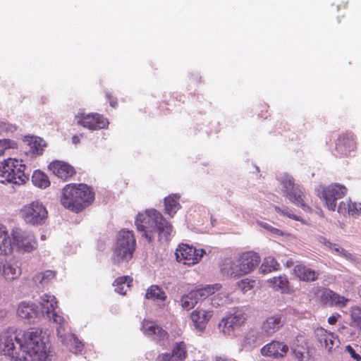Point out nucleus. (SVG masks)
Returning <instances> with one entry per match:
<instances>
[{
  "instance_id": "f257e3e1",
  "label": "nucleus",
  "mask_w": 361,
  "mask_h": 361,
  "mask_svg": "<svg viewBox=\"0 0 361 361\" xmlns=\"http://www.w3.org/2000/svg\"><path fill=\"white\" fill-rule=\"evenodd\" d=\"M135 225L137 231L142 232V236L149 243L153 240L157 233L159 239L168 240L173 231L172 225L154 209L139 213L135 219Z\"/></svg>"
},
{
  "instance_id": "f03ea898",
  "label": "nucleus",
  "mask_w": 361,
  "mask_h": 361,
  "mask_svg": "<svg viewBox=\"0 0 361 361\" xmlns=\"http://www.w3.org/2000/svg\"><path fill=\"white\" fill-rule=\"evenodd\" d=\"M18 345L23 361L48 360L47 347L41 330L30 329L25 331L20 340H18Z\"/></svg>"
},
{
  "instance_id": "7ed1b4c3",
  "label": "nucleus",
  "mask_w": 361,
  "mask_h": 361,
  "mask_svg": "<svg viewBox=\"0 0 361 361\" xmlns=\"http://www.w3.org/2000/svg\"><path fill=\"white\" fill-rule=\"evenodd\" d=\"M94 197L86 184H68L63 188L60 201L65 208L78 213L90 204Z\"/></svg>"
},
{
  "instance_id": "20e7f679",
  "label": "nucleus",
  "mask_w": 361,
  "mask_h": 361,
  "mask_svg": "<svg viewBox=\"0 0 361 361\" xmlns=\"http://www.w3.org/2000/svg\"><path fill=\"white\" fill-rule=\"evenodd\" d=\"M259 262V255L255 252L248 251L240 255L237 264L231 260L226 262L224 264L222 271L231 277H239L250 273Z\"/></svg>"
},
{
  "instance_id": "39448f33",
  "label": "nucleus",
  "mask_w": 361,
  "mask_h": 361,
  "mask_svg": "<svg viewBox=\"0 0 361 361\" xmlns=\"http://www.w3.org/2000/svg\"><path fill=\"white\" fill-rule=\"evenodd\" d=\"M22 160L8 158L0 164V182L23 184L29 179Z\"/></svg>"
},
{
  "instance_id": "423d86ee",
  "label": "nucleus",
  "mask_w": 361,
  "mask_h": 361,
  "mask_svg": "<svg viewBox=\"0 0 361 361\" xmlns=\"http://www.w3.org/2000/svg\"><path fill=\"white\" fill-rule=\"evenodd\" d=\"M136 240L133 231L123 229L117 237L113 255L114 264H120L130 261L135 250Z\"/></svg>"
},
{
  "instance_id": "0eeeda50",
  "label": "nucleus",
  "mask_w": 361,
  "mask_h": 361,
  "mask_svg": "<svg viewBox=\"0 0 361 361\" xmlns=\"http://www.w3.org/2000/svg\"><path fill=\"white\" fill-rule=\"evenodd\" d=\"M23 220L32 225H41L47 219L48 212L44 204L39 201H33L25 205L20 211Z\"/></svg>"
},
{
  "instance_id": "6e6552de",
  "label": "nucleus",
  "mask_w": 361,
  "mask_h": 361,
  "mask_svg": "<svg viewBox=\"0 0 361 361\" xmlns=\"http://www.w3.org/2000/svg\"><path fill=\"white\" fill-rule=\"evenodd\" d=\"M20 337L14 331H6L0 336V353L11 357L16 360H22V355L20 348H17L15 341L18 344Z\"/></svg>"
},
{
  "instance_id": "1a4fd4ad",
  "label": "nucleus",
  "mask_w": 361,
  "mask_h": 361,
  "mask_svg": "<svg viewBox=\"0 0 361 361\" xmlns=\"http://www.w3.org/2000/svg\"><path fill=\"white\" fill-rule=\"evenodd\" d=\"M246 320V313L241 310H237L233 314L223 318L219 322V326L224 334L230 336L243 325Z\"/></svg>"
},
{
  "instance_id": "9d476101",
  "label": "nucleus",
  "mask_w": 361,
  "mask_h": 361,
  "mask_svg": "<svg viewBox=\"0 0 361 361\" xmlns=\"http://www.w3.org/2000/svg\"><path fill=\"white\" fill-rule=\"evenodd\" d=\"M347 188L339 184H331L324 187L320 192V197L324 201L326 207L334 211L336 202L345 195Z\"/></svg>"
},
{
  "instance_id": "9b49d317",
  "label": "nucleus",
  "mask_w": 361,
  "mask_h": 361,
  "mask_svg": "<svg viewBox=\"0 0 361 361\" xmlns=\"http://www.w3.org/2000/svg\"><path fill=\"white\" fill-rule=\"evenodd\" d=\"M75 121L78 125L92 130L104 128L109 124L106 118L97 113H78L75 116Z\"/></svg>"
},
{
  "instance_id": "f8f14e48",
  "label": "nucleus",
  "mask_w": 361,
  "mask_h": 361,
  "mask_svg": "<svg viewBox=\"0 0 361 361\" xmlns=\"http://www.w3.org/2000/svg\"><path fill=\"white\" fill-rule=\"evenodd\" d=\"M205 253L204 250H196L192 246L181 244L176 252L177 261L184 264L194 265L199 262Z\"/></svg>"
},
{
  "instance_id": "ddd939ff",
  "label": "nucleus",
  "mask_w": 361,
  "mask_h": 361,
  "mask_svg": "<svg viewBox=\"0 0 361 361\" xmlns=\"http://www.w3.org/2000/svg\"><path fill=\"white\" fill-rule=\"evenodd\" d=\"M12 235L13 240V242H12L13 245H15L20 252H30L37 247V243L32 234L17 231H14Z\"/></svg>"
},
{
  "instance_id": "4468645a",
  "label": "nucleus",
  "mask_w": 361,
  "mask_h": 361,
  "mask_svg": "<svg viewBox=\"0 0 361 361\" xmlns=\"http://www.w3.org/2000/svg\"><path fill=\"white\" fill-rule=\"evenodd\" d=\"M141 330L145 336L151 338L157 343L166 340L169 338L168 332L152 320L144 319Z\"/></svg>"
},
{
  "instance_id": "2eb2a0df",
  "label": "nucleus",
  "mask_w": 361,
  "mask_h": 361,
  "mask_svg": "<svg viewBox=\"0 0 361 361\" xmlns=\"http://www.w3.org/2000/svg\"><path fill=\"white\" fill-rule=\"evenodd\" d=\"M48 168L53 174L64 181L69 180L76 173L75 168L69 163L63 161H52L49 164Z\"/></svg>"
},
{
  "instance_id": "dca6fc26",
  "label": "nucleus",
  "mask_w": 361,
  "mask_h": 361,
  "mask_svg": "<svg viewBox=\"0 0 361 361\" xmlns=\"http://www.w3.org/2000/svg\"><path fill=\"white\" fill-rule=\"evenodd\" d=\"M314 334L321 346L329 351L338 346L340 343L338 336L334 333L322 327L317 328Z\"/></svg>"
},
{
  "instance_id": "f3484780",
  "label": "nucleus",
  "mask_w": 361,
  "mask_h": 361,
  "mask_svg": "<svg viewBox=\"0 0 361 361\" xmlns=\"http://www.w3.org/2000/svg\"><path fill=\"white\" fill-rule=\"evenodd\" d=\"M355 147V142L350 133L340 135L336 142V151L340 157L348 156Z\"/></svg>"
},
{
  "instance_id": "a211bd4d",
  "label": "nucleus",
  "mask_w": 361,
  "mask_h": 361,
  "mask_svg": "<svg viewBox=\"0 0 361 361\" xmlns=\"http://www.w3.org/2000/svg\"><path fill=\"white\" fill-rule=\"evenodd\" d=\"M187 346L183 341L176 343L171 353H161L157 357V361H185L187 357Z\"/></svg>"
},
{
  "instance_id": "6ab92c4d",
  "label": "nucleus",
  "mask_w": 361,
  "mask_h": 361,
  "mask_svg": "<svg viewBox=\"0 0 361 361\" xmlns=\"http://www.w3.org/2000/svg\"><path fill=\"white\" fill-rule=\"evenodd\" d=\"M293 273L300 281L314 282L319 279V272L312 269L304 264L299 263L294 266Z\"/></svg>"
},
{
  "instance_id": "aec40b11",
  "label": "nucleus",
  "mask_w": 361,
  "mask_h": 361,
  "mask_svg": "<svg viewBox=\"0 0 361 361\" xmlns=\"http://www.w3.org/2000/svg\"><path fill=\"white\" fill-rule=\"evenodd\" d=\"M288 351V346L286 344L283 342L274 341L261 349V354L263 356L278 358L286 355Z\"/></svg>"
},
{
  "instance_id": "412c9836",
  "label": "nucleus",
  "mask_w": 361,
  "mask_h": 361,
  "mask_svg": "<svg viewBox=\"0 0 361 361\" xmlns=\"http://www.w3.org/2000/svg\"><path fill=\"white\" fill-rule=\"evenodd\" d=\"M212 316V311L196 309L190 314V319L195 329L202 331Z\"/></svg>"
},
{
  "instance_id": "4be33fe9",
  "label": "nucleus",
  "mask_w": 361,
  "mask_h": 361,
  "mask_svg": "<svg viewBox=\"0 0 361 361\" xmlns=\"http://www.w3.org/2000/svg\"><path fill=\"white\" fill-rule=\"evenodd\" d=\"M38 314L37 307L32 302H22L19 304L17 310L18 316L28 322L37 318Z\"/></svg>"
},
{
  "instance_id": "5701e85b",
  "label": "nucleus",
  "mask_w": 361,
  "mask_h": 361,
  "mask_svg": "<svg viewBox=\"0 0 361 361\" xmlns=\"http://www.w3.org/2000/svg\"><path fill=\"white\" fill-rule=\"evenodd\" d=\"M267 283L274 290L281 293H290L292 291L290 282L286 274L272 277L267 280Z\"/></svg>"
},
{
  "instance_id": "b1692460",
  "label": "nucleus",
  "mask_w": 361,
  "mask_h": 361,
  "mask_svg": "<svg viewBox=\"0 0 361 361\" xmlns=\"http://www.w3.org/2000/svg\"><path fill=\"white\" fill-rule=\"evenodd\" d=\"M40 305L42 314L51 318V314L56 312L58 301L55 296L44 294L40 297Z\"/></svg>"
},
{
  "instance_id": "393cba45",
  "label": "nucleus",
  "mask_w": 361,
  "mask_h": 361,
  "mask_svg": "<svg viewBox=\"0 0 361 361\" xmlns=\"http://www.w3.org/2000/svg\"><path fill=\"white\" fill-rule=\"evenodd\" d=\"M286 196L289 200L298 207L302 208L304 211L310 212L311 208L306 204L305 202V195L302 190L297 187L293 188L290 192H287Z\"/></svg>"
},
{
  "instance_id": "a878e982",
  "label": "nucleus",
  "mask_w": 361,
  "mask_h": 361,
  "mask_svg": "<svg viewBox=\"0 0 361 361\" xmlns=\"http://www.w3.org/2000/svg\"><path fill=\"white\" fill-rule=\"evenodd\" d=\"M49 319L56 324V334L59 338L63 340L68 333V322L67 319L57 312L52 313Z\"/></svg>"
},
{
  "instance_id": "bb28decb",
  "label": "nucleus",
  "mask_w": 361,
  "mask_h": 361,
  "mask_svg": "<svg viewBox=\"0 0 361 361\" xmlns=\"http://www.w3.org/2000/svg\"><path fill=\"white\" fill-rule=\"evenodd\" d=\"M283 326L281 317L275 315L268 317L262 324V330L267 334L271 335Z\"/></svg>"
},
{
  "instance_id": "cd10ccee",
  "label": "nucleus",
  "mask_w": 361,
  "mask_h": 361,
  "mask_svg": "<svg viewBox=\"0 0 361 361\" xmlns=\"http://www.w3.org/2000/svg\"><path fill=\"white\" fill-rule=\"evenodd\" d=\"M57 272L54 270H46L36 274L32 277L34 283L42 287H44L51 283L56 276Z\"/></svg>"
},
{
  "instance_id": "c85d7f7f",
  "label": "nucleus",
  "mask_w": 361,
  "mask_h": 361,
  "mask_svg": "<svg viewBox=\"0 0 361 361\" xmlns=\"http://www.w3.org/2000/svg\"><path fill=\"white\" fill-rule=\"evenodd\" d=\"M21 274V268L16 262H7L4 264L2 275L6 280H14Z\"/></svg>"
},
{
  "instance_id": "c756f323",
  "label": "nucleus",
  "mask_w": 361,
  "mask_h": 361,
  "mask_svg": "<svg viewBox=\"0 0 361 361\" xmlns=\"http://www.w3.org/2000/svg\"><path fill=\"white\" fill-rule=\"evenodd\" d=\"M221 286L218 283L213 285H207L203 287L198 288L192 291L195 293L196 298H197L198 302L204 300L208 296L214 294L216 290H219Z\"/></svg>"
},
{
  "instance_id": "7c9ffc66",
  "label": "nucleus",
  "mask_w": 361,
  "mask_h": 361,
  "mask_svg": "<svg viewBox=\"0 0 361 361\" xmlns=\"http://www.w3.org/2000/svg\"><path fill=\"white\" fill-rule=\"evenodd\" d=\"M133 279L128 276L118 277L114 282L115 291L121 295H126L131 286Z\"/></svg>"
},
{
  "instance_id": "2f4dec72",
  "label": "nucleus",
  "mask_w": 361,
  "mask_h": 361,
  "mask_svg": "<svg viewBox=\"0 0 361 361\" xmlns=\"http://www.w3.org/2000/svg\"><path fill=\"white\" fill-rule=\"evenodd\" d=\"M178 198L179 197L176 196V195H169L165 197V213H166L171 216H173V215L180 207V204L178 203Z\"/></svg>"
},
{
  "instance_id": "473e14b6",
  "label": "nucleus",
  "mask_w": 361,
  "mask_h": 361,
  "mask_svg": "<svg viewBox=\"0 0 361 361\" xmlns=\"http://www.w3.org/2000/svg\"><path fill=\"white\" fill-rule=\"evenodd\" d=\"M280 264L273 257L269 256L264 259L259 267V271L262 274L271 273L279 270Z\"/></svg>"
},
{
  "instance_id": "72a5a7b5",
  "label": "nucleus",
  "mask_w": 361,
  "mask_h": 361,
  "mask_svg": "<svg viewBox=\"0 0 361 361\" xmlns=\"http://www.w3.org/2000/svg\"><path fill=\"white\" fill-rule=\"evenodd\" d=\"M33 184L40 188H47L50 185V180L48 176L41 171H34L32 176Z\"/></svg>"
},
{
  "instance_id": "f704fd0d",
  "label": "nucleus",
  "mask_w": 361,
  "mask_h": 361,
  "mask_svg": "<svg viewBox=\"0 0 361 361\" xmlns=\"http://www.w3.org/2000/svg\"><path fill=\"white\" fill-rule=\"evenodd\" d=\"M145 298L154 300H160L164 301L166 300V295L160 287L157 285H152L147 290Z\"/></svg>"
},
{
  "instance_id": "c9c22d12",
  "label": "nucleus",
  "mask_w": 361,
  "mask_h": 361,
  "mask_svg": "<svg viewBox=\"0 0 361 361\" xmlns=\"http://www.w3.org/2000/svg\"><path fill=\"white\" fill-rule=\"evenodd\" d=\"M2 235L4 238H0V255H7L13 251V243L8 230Z\"/></svg>"
},
{
  "instance_id": "e433bc0d",
  "label": "nucleus",
  "mask_w": 361,
  "mask_h": 361,
  "mask_svg": "<svg viewBox=\"0 0 361 361\" xmlns=\"http://www.w3.org/2000/svg\"><path fill=\"white\" fill-rule=\"evenodd\" d=\"M198 302L197 298L191 290L188 294L183 295L180 298L181 306L185 310H191Z\"/></svg>"
},
{
  "instance_id": "4c0bfd02",
  "label": "nucleus",
  "mask_w": 361,
  "mask_h": 361,
  "mask_svg": "<svg viewBox=\"0 0 361 361\" xmlns=\"http://www.w3.org/2000/svg\"><path fill=\"white\" fill-rule=\"evenodd\" d=\"M18 144L16 141L10 139L0 140V157L5 155L11 149H17Z\"/></svg>"
},
{
  "instance_id": "58836bf2",
  "label": "nucleus",
  "mask_w": 361,
  "mask_h": 361,
  "mask_svg": "<svg viewBox=\"0 0 361 361\" xmlns=\"http://www.w3.org/2000/svg\"><path fill=\"white\" fill-rule=\"evenodd\" d=\"M42 142V140L39 137H32L29 142L30 152L35 155L42 154L44 146Z\"/></svg>"
},
{
  "instance_id": "ea45409f",
  "label": "nucleus",
  "mask_w": 361,
  "mask_h": 361,
  "mask_svg": "<svg viewBox=\"0 0 361 361\" xmlns=\"http://www.w3.org/2000/svg\"><path fill=\"white\" fill-rule=\"evenodd\" d=\"M255 285V281L249 279H243L237 283L238 287L243 293L252 290Z\"/></svg>"
},
{
  "instance_id": "a19ab883",
  "label": "nucleus",
  "mask_w": 361,
  "mask_h": 361,
  "mask_svg": "<svg viewBox=\"0 0 361 361\" xmlns=\"http://www.w3.org/2000/svg\"><path fill=\"white\" fill-rule=\"evenodd\" d=\"M331 295H334V291L329 288H324L318 291V298L323 305H328L329 303Z\"/></svg>"
},
{
  "instance_id": "79ce46f5",
  "label": "nucleus",
  "mask_w": 361,
  "mask_h": 361,
  "mask_svg": "<svg viewBox=\"0 0 361 361\" xmlns=\"http://www.w3.org/2000/svg\"><path fill=\"white\" fill-rule=\"evenodd\" d=\"M324 244L326 246L329 247L331 249L334 250V251L336 253L344 257L345 258H346L348 259H352L353 255L350 253H349L348 252H347L345 249H343L342 247H336V245H333L329 241H324Z\"/></svg>"
},
{
  "instance_id": "37998d69",
  "label": "nucleus",
  "mask_w": 361,
  "mask_h": 361,
  "mask_svg": "<svg viewBox=\"0 0 361 361\" xmlns=\"http://www.w3.org/2000/svg\"><path fill=\"white\" fill-rule=\"evenodd\" d=\"M350 316L352 320L357 323L361 330V307L358 306L352 307L350 309Z\"/></svg>"
},
{
  "instance_id": "c03bdc74",
  "label": "nucleus",
  "mask_w": 361,
  "mask_h": 361,
  "mask_svg": "<svg viewBox=\"0 0 361 361\" xmlns=\"http://www.w3.org/2000/svg\"><path fill=\"white\" fill-rule=\"evenodd\" d=\"M345 353H347L353 361H361V355L350 345L345 347Z\"/></svg>"
},
{
  "instance_id": "a18cd8bd",
  "label": "nucleus",
  "mask_w": 361,
  "mask_h": 361,
  "mask_svg": "<svg viewBox=\"0 0 361 361\" xmlns=\"http://www.w3.org/2000/svg\"><path fill=\"white\" fill-rule=\"evenodd\" d=\"M334 306H338L340 307H344L347 305V303L349 301V299L340 295L339 294L334 292Z\"/></svg>"
},
{
  "instance_id": "49530a36",
  "label": "nucleus",
  "mask_w": 361,
  "mask_h": 361,
  "mask_svg": "<svg viewBox=\"0 0 361 361\" xmlns=\"http://www.w3.org/2000/svg\"><path fill=\"white\" fill-rule=\"evenodd\" d=\"M275 210L279 214H281V215L287 216L290 219H294V220L298 221H302V219L300 216H298V215L288 211L287 209L283 210V209H281L279 207L276 206Z\"/></svg>"
},
{
  "instance_id": "de8ad7c7",
  "label": "nucleus",
  "mask_w": 361,
  "mask_h": 361,
  "mask_svg": "<svg viewBox=\"0 0 361 361\" xmlns=\"http://www.w3.org/2000/svg\"><path fill=\"white\" fill-rule=\"evenodd\" d=\"M258 332L255 330H250L245 336V342L250 345L254 344L257 341Z\"/></svg>"
},
{
  "instance_id": "09e8293b",
  "label": "nucleus",
  "mask_w": 361,
  "mask_h": 361,
  "mask_svg": "<svg viewBox=\"0 0 361 361\" xmlns=\"http://www.w3.org/2000/svg\"><path fill=\"white\" fill-rule=\"evenodd\" d=\"M282 185L285 188V193L287 194V192H290L293 188H296L295 186L294 180L293 178L286 177L283 181Z\"/></svg>"
},
{
  "instance_id": "8fccbe9b",
  "label": "nucleus",
  "mask_w": 361,
  "mask_h": 361,
  "mask_svg": "<svg viewBox=\"0 0 361 361\" xmlns=\"http://www.w3.org/2000/svg\"><path fill=\"white\" fill-rule=\"evenodd\" d=\"M350 206V200H345L340 202L338 207V212L341 214H345L346 213L349 214L348 207Z\"/></svg>"
},
{
  "instance_id": "3c124183",
  "label": "nucleus",
  "mask_w": 361,
  "mask_h": 361,
  "mask_svg": "<svg viewBox=\"0 0 361 361\" xmlns=\"http://www.w3.org/2000/svg\"><path fill=\"white\" fill-rule=\"evenodd\" d=\"M15 129L16 128L11 124L6 122H0V135H4L8 132H13Z\"/></svg>"
},
{
  "instance_id": "603ef678",
  "label": "nucleus",
  "mask_w": 361,
  "mask_h": 361,
  "mask_svg": "<svg viewBox=\"0 0 361 361\" xmlns=\"http://www.w3.org/2000/svg\"><path fill=\"white\" fill-rule=\"evenodd\" d=\"M349 209V214L354 215L357 214L358 212L360 210V208L358 209L357 207V204L355 202H353L350 201V206L348 207Z\"/></svg>"
},
{
  "instance_id": "864d4df0",
  "label": "nucleus",
  "mask_w": 361,
  "mask_h": 361,
  "mask_svg": "<svg viewBox=\"0 0 361 361\" xmlns=\"http://www.w3.org/2000/svg\"><path fill=\"white\" fill-rule=\"evenodd\" d=\"M106 97H107V98L109 99V104H110L111 106H112L113 108H116L117 106V105H118L116 98L114 97L110 94H106Z\"/></svg>"
},
{
  "instance_id": "5fc2aeb1",
  "label": "nucleus",
  "mask_w": 361,
  "mask_h": 361,
  "mask_svg": "<svg viewBox=\"0 0 361 361\" xmlns=\"http://www.w3.org/2000/svg\"><path fill=\"white\" fill-rule=\"evenodd\" d=\"M212 361H232V360L227 356L221 355H215L214 357H213Z\"/></svg>"
},
{
  "instance_id": "6e6d98bb",
  "label": "nucleus",
  "mask_w": 361,
  "mask_h": 361,
  "mask_svg": "<svg viewBox=\"0 0 361 361\" xmlns=\"http://www.w3.org/2000/svg\"><path fill=\"white\" fill-rule=\"evenodd\" d=\"M340 317V314H337L336 315L330 316L328 318V322L330 324H335L338 320V318Z\"/></svg>"
},
{
  "instance_id": "4d7b16f0",
  "label": "nucleus",
  "mask_w": 361,
  "mask_h": 361,
  "mask_svg": "<svg viewBox=\"0 0 361 361\" xmlns=\"http://www.w3.org/2000/svg\"><path fill=\"white\" fill-rule=\"evenodd\" d=\"M293 353L295 355V357L300 361H302L303 360V357H304V355H303V353L300 352V350H298L296 349H295L293 350Z\"/></svg>"
},
{
  "instance_id": "13d9d810",
  "label": "nucleus",
  "mask_w": 361,
  "mask_h": 361,
  "mask_svg": "<svg viewBox=\"0 0 361 361\" xmlns=\"http://www.w3.org/2000/svg\"><path fill=\"white\" fill-rule=\"evenodd\" d=\"M80 138L79 135H75L72 137V142L74 145H77V144L80 143Z\"/></svg>"
},
{
  "instance_id": "bf43d9fd",
  "label": "nucleus",
  "mask_w": 361,
  "mask_h": 361,
  "mask_svg": "<svg viewBox=\"0 0 361 361\" xmlns=\"http://www.w3.org/2000/svg\"><path fill=\"white\" fill-rule=\"evenodd\" d=\"M7 231V228L6 226L0 224V238H4L2 235L4 234V233Z\"/></svg>"
},
{
  "instance_id": "052dcab7",
  "label": "nucleus",
  "mask_w": 361,
  "mask_h": 361,
  "mask_svg": "<svg viewBox=\"0 0 361 361\" xmlns=\"http://www.w3.org/2000/svg\"><path fill=\"white\" fill-rule=\"evenodd\" d=\"M334 302H335L334 297V295H331V298H329V303H328V305L330 306H334Z\"/></svg>"
},
{
  "instance_id": "680f3d73",
  "label": "nucleus",
  "mask_w": 361,
  "mask_h": 361,
  "mask_svg": "<svg viewBox=\"0 0 361 361\" xmlns=\"http://www.w3.org/2000/svg\"><path fill=\"white\" fill-rule=\"evenodd\" d=\"M154 354L153 351L147 352L146 353V357L147 359H149V357H154Z\"/></svg>"
},
{
  "instance_id": "e2e57ef3",
  "label": "nucleus",
  "mask_w": 361,
  "mask_h": 361,
  "mask_svg": "<svg viewBox=\"0 0 361 361\" xmlns=\"http://www.w3.org/2000/svg\"><path fill=\"white\" fill-rule=\"evenodd\" d=\"M76 347H77L78 351H81V350L82 348V345L81 343H78V345H76Z\"/></svg>"
},
{
  "instance_id": "0e129e2a",
  "label": "nucleus",
  "mask_w": 361,
  "mask_h": 361,
  "mask_svg": "<svg viewBox=\"0 0 361 361\" xmlns=\"http://www.w3.org/2000/svg\"><path fill=\"white\" fill-rule=\"evenodd\" d=\"M357 293H358L359 296L361 298V286L359 287Z\"/></svg>"
},
{
  "instance_id": "69168bd1",
  "label": "nucleus",
  "mask_w": 361,
  "mask_h": 361,
  "mask_svg": "<svg viewBox=\"0 0 361 361\" xmlns=\"http://www.w3.org/2000/svg\"><path fill=\"white\" fill-rule=\"evenodd\" d=\"M360 209L361 210V207H360Z\"/></svg>"
}]
</instances>
